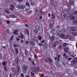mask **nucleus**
<instances>
[{
	"label": "nucleus",
	"mask_w": 77,
	"mask_h": 77,
	"mask_svg": "<svg viewBox=\"0 0 77 77\" xmlns=\"http://www.w3.org/2000/svg\"><path fill=\"white\" fill-rule=\"evenodd\" d=\"M51 17H52L51 18H53V19H54V18H55L54 14H51Z\"/></svg>",
	"instance_id": "30"
},
{
	"label": "nucleus",
	"mask_w": 77,
	"mask_h": 77,
	"mask_svg": "<svg viewBox=\"0 0 77 77\" xmlns=\"http://www.w3.org/2000/svg\"><path fill=\"white\" fill-rule=\"evenodd\" d=\"M61 15H62V16H63V17H64V18H65V14L63 15V14H65V13H64L61 12Z\"/></svg>",
	"instance_id": "31"
},
{
	"label": "nucleus",
	"mask_w": 77,
	"mask_h": 77,
	"mask_svg": "<svg viewBox=\"0 0 77 77\" xmlns=\"http://www.w3.org/2000/svg\"><path fill=\"white\" fill-rule=\"evenodd\" d=\"M77 62V58H75L72 61V65H74L75 63Z\"/></svg>",
	"instance_id": "7"
},
{
	"label": "nucleus",
	"mask_w": 77,
	"mask_h": 77,
	"mask_svg": "<svg viewBox=\"0 0 77 77\" xmlns=\"http://www.w3.org/2000/svg\"><path fill=\"white\" fill-rule=\"evenodd\" d=\"M70 30L72 32H76V29L74 27H72L70 28Z\"/></svg>",
	"instance_id": "14"
},
{
	"label": "nucleus",
	"mask_w": 77,
	"mask_h": 77,
	"mask_svg": "<svg viewBox=\"0 0 77 77\" xmlns=\"http://www.w3.org/2000/svg\"><path fill=\"white\" fill-rule=\"evenodd\" d=\"M17 29H16L14 31V32H13V34L15 35H18V33H17Z\"/></svg>",
	"instance_id": "18"
},
{
	"label": "nucleus",
	"mask_w": 77,
	"mask_h": 77,
	"mask_svg": "<svg viewBox=\"0 0 77 77\" xmlns=\"http://www.w3.org/2000/svg\"><path fill=\"white\" fill-rule=\"evenodd\" d=\"M37 44L39 45V46H42V43H38Z\"/></svg>",
	"instance_id": "42"
},
{
	"label": "nucleus",
	"mask_w": 77,
	"mask_h": 77,
	"mask_svg": "<svg viewBox=\"0 0 77 77\" xmlns=\"http://www.w3.org/2000/svg\"><path fill=\"white\" fill-rule=\"evenodd\" d=\"M13 46L14 47H17L16 44H14L13 45Z\"/></svg>",
	"instance_id": "62"
},
{
	"label": "nucleus",
	"mask_w": 77,
	"mask_h": 77,
	"mask_svg": "<svg viewBox=\"0 0 77 77\" xmlns=\"http://www.w3.org/2000/svg\"><path fill=\"white\" fill-rule=\"evenodd\" d=\"M56 35H57V36H59L60 35V33L59 32H57L56 33Z\"/></svg>",
	"instance_id": "45"
},
{
	"label": "nucleus",
	"mask_w": 77,
	"mask_h": 77,
	"mask_svg": "<svg viewBox=\"0 0 77 77\" xmlns=\"http://www.w3.org/2000/svg\"><path fill=\"white\" fill-rule=\"evenodd\" d=\"M73 22L75 24H77V20H74Z\"/></svg>",
	"instance_id": "40"
},
{
	"label": "nucleus",
	"mask_w": 77,
	"mask_h": 77,
	"mask_svg": "<svg viewBox=\"0 0 77 77\" xmlns=\"http://www.w3.org/2000/svg\"><path fill=\"white\" fill-rule=\"evenodd\" d=\"M39 69H40V67H37V70L38 71H39Z\"/></svg>",
	"instance_id": "48"
},
{
	"label": "nucleus",
	"mask_w": 77,
	"mask_h": 77,
	"mask_svg": "<svg viewBox=\"0 0 77 77\" xmlns=\"http://www.w3.org/2000/svg\"><path fill=\"white\" fill-rule=\"evenodd\" d=\"M15 50L16 51V54H18V53H19L18 50V48H15Z\"/></svg>",
	"instance_id": "25"
},
{
	"label": "nucleus",
	"mask_w": 77,
	"mask_h": 77,
	"mask_svg": "<svg viewBox=\"0 0 77 77\" xmlns=\"http://www.w3.org/2000/svg\"><path fill=\"white\" fill-rule=\"evenodd\" d=\"M35 28L34 30V32L35 33L38 34V32L41 30V28L39 26H35Z\"/></svg>",
	"instance_id": "1"
},
{
	"label": "nucleus",
	"mask_w": 77,
	"mask_h": 77,
	"mask_svg": "<svg viewBox=\"0 0 77 77\" xmlns=\"http://www.w3.org/2000/svg\"><path fill=\"white\" fill-rule=\"evenodd\" d=\"M51 3H54V0H51Z\"/></svg>",
	"instance_id": "47"
},
{
	"label": "nucleus",
	"mask_w": 77,
	"mask_h": 77,
	"mask_svg": "<svg viewBox=\"0 0 77 77\" xmlns=\"http://www.w3.org/2000/svg\"><path fill=\"white\" fill-rule=\"evenodd\" d=\"M41 77H44V74H42L41 75Z\"/></svg>",
	"instance_id": "61"
},
{
	"label": "nucleus",
	"mask_w": 77,
	"mask_h": 77,
	"mask_svg": "<svg viewBox=\"0 0 77 77\" xmlns=\"http://www.w3.org/2000/svg\"><path fill=\"white\" fill-rule=\"evenodd\" d=\"M6 13H7V14H9V13H10V12H9V11L7 10H6Z\"/></svg>",
	"instance_id": "43"
},
{
	"label": "nucleus",
	"mask_w": 77,
	"mask_h": 77,
	"mask_svg": "<svg viewBox=\"0 0 77 77\" xmlns=\"http://www.w3.org/2000/svg\"><path fill=\"white\" fill-rule=\"evenodd\" d=\"M71 60H72V58L71 57L69 58V59H68V60L69 61Z\"/></svg>",
	"instance_id": "52"
},
{
	"label": "nucleus",
	"mask_w": 77,
	"mask_h": 77,
	"mask_svg": "<svg viewBox=\"0 0 77 77\" xmlns=\"http://www.w3.org/2000/svg\"><path fill=\"white\" fill-rule=\"evenodd\" d=\"M17 71H20V67L19 66H17Z\"/></svg>",
	"instance_id": "28"
},
{
	"label": "nucleus",
	"mask_w": 77,
	"mask_h": 77,
	"mask_svg": "<svg viewBox=\"0 0 77 77\" xmlns=\"http://www.w3.org/2000/svg\"><path fill=\"white\" fill-rule=\"evenodd\" d=\"M26 6H28V7H30V4H29V3L28 2L26 3Z\"/></svg>",
	"instance_id": "38"
},
{
	"label": "nucleus",
	"mask_w": 77,
	"mask_h": 77,
	"mask_svg": "<svg viewBox=\"0 0 77 77\" xmlns=\"http://www.w3.org/2000/svg\"><path fill=\"white\" fill-rule=\"evenodd\" d=\"M35 40L33 38H32L30 40V44L31 45H34L35 44Z\"/></svg>",
	"instance_id": "4"
},
{
	"label": "nucleus",
	"mask_w": 77,
	"mask_h": 77,
	"mask_svg": "<svg viewBox=\"0 0 77 77\" xmlns=\"http://www.w3.org/2000/svg\"><path fill=\"white\" fill-rule=\"evenodd\" d=\"M74 19H75V16H73L70 18V20H74Z\"/></svg>",
	"instance_id": "33"
},
{
	"label": "nucleus",
	"mask_w": 77,
	"mask_h": 77,
	"mask_svg": "<svg viewBox=\"0 0 77 77\" xmlns=\"http://www.w3.org/2000/svg\"><path fill=\"white\" fill-rule=\"evenodd\" d=\"M66 16L68 18H70L72 16V14L71 12H69L66 13Z\"/></svg>",
	"instance_id": "8"
},
{
	"label": "nucleus",
	"mask_w": 77,
	"mask_h": 77,
	"mask_svg": "<svg viewBox=\"0 0 77 77\" xmlns=\"http://www.w3.org/2000/svg\"><path fill=\"white\" fill-rule=\"evenodd\" d=\"M34 39L35 41V42L38 44V42H39V39L36 36H34Z\"/></svg>",
	"instance_id": "11"
},
{
	"label": "nucleus",
	"mask_w": 77,
	"mask_h": 77,
	"mask_svg": "<svg viewBox=\"0 0 77 77\" xmlns=\"http://www.w3.org/2000/svg\"><path fill=\"white\" fill-rule=\"evenodd\" d=\"M6 32L8 33V34H9L10 33L9 32V29H7L6 31Z\"/></svg>",
	"instance_id": "37"
},
{
	"label": "nucleus",
	"mask_w": 77,
	"mask_h": 77,
	"mask_svg": "<svg viewBox=\"0 0 77 77\" xmlns=\"http://www.w3.org/2000/svg\"><path fill=\"white\" fill-rule=\"evenodd\" d=\"M7 24H9V23H10V21L9 20H7Z\"/></svg>",
	"instance_id": "55"
},
{
	"label": "nucleus",
	"mask_w": 77,
	"mask_h": 77,
	"mask_svg": "<svg viewBox=\"0 0 77 77\" xmlns=\"http://www.w3.org/2000/svg\"><path fill=\"white\" fill-rule=\"evenodd\" d=\"M60 38L63 39H64L65 38V35L63 34H60Z\"/></svg>",
	"instance_id": "20"
},
{
	"label": "nucleus",
	"mask_w": 77,
	"mask_h": 77,
	"mask_svg": "<svg viewBox=\"0 0 77 77\" xmlns=\"http://www.w3.org/2000/svg\"><path fill=\"white\" fill-rule=\"evenodd\" d=\"M54 59L55 60H57H57H58V58H57V57H54Z\"/></svg>",
	"instance_id": "46"
},
{
	"label": "nucleus",
	"mask_w": 77,
	"mask_h": 77,
	"mask_svg": "<svg viewBox=\"0 0 77 77\" xmlns=\"http://www.w3.org/2000/svg\"><path fill=\"white\" fill-rule=\"evenodd\" d=\"M12 72L14 75H16V69L15 68L13 67L12 69Z\"/></svg>",
	"instance_id": "9"
},
{
	"label": "nucleus",
	"mask_w": 77,
	"mask_h": 77,
	"mask_svg": "<svg viewBox=\"0 0 77 77\" xmlns=\"http://www.w3.org/2000/svg\"><path fill=\"white\" fill-rule=\"evenodd\" d=\"M60 55L58 54L57 55V58H58V61L60 62Z\"/></svg>",
	"instance_id": "21"
},
{
	"label": "nucleus",
	"mask_w": 77,
	"mask_h": 77,
	"mask_svg": "<svg viewBox=\"0 0 77 77\" xmlns=\"http://www.w3.org/2000/svg\"><path fill=\"white\" fill-rule=\"evenodd\" d=\"M25 55H27L28 54V51L27 50H25Z\"/></svg>",
	"instance_id": "34"
},
{
	"label": "nucleus",
	"mask_w": 77,
	"mask_h": 77,
	"mask_svg": "<svg viewBox=\"0 0 77 77\" xmlns=\"http://www.w3.org/2000/svg\"><path fill=\"white\" fill-rule=\"evenodd\" d=\"M14 37V36H12L11 37V38H10V41H12V39H13V37Z\"/></svg>",
	"instance_id": "56"
},
{
	"label": "nucleus",
	"mask_w": 77,
	"mask_h": 77,
	"mask_svg": "<svg viewBox=\"0 0 77 77\" xmlns=\"http://www.w3.org/2000/svg\"><path fill=\"white\" fill-rule=\"evenodd\" d=\"M48 17H51V14L50 13H49L48 14Z\"/></svg>",
	"instance_id": "58"
},
{
	"label": "nucleus",
	"mask_w": 77,
	"mask_h": 77,
	"mask_svg": "<svg viewBox=\"0 0 77 77\" xmlns=\"http://www.w3.org/2000/svg\"><path fill=\"white\" fill-rule=\"evenodd\" d=\"M10 6L11 8H10V9L11 10V11H14V4L11 5Z\"/></svg>",
	"instance_id": "12"
},
{
	"label": "nucleus",
	"mask_w": 77,
	"mask_h": 77,
	"mask_svg": "<svg viewBox=\"0 0 77 77\" xmlns=\"http://www.w3.org/2000/svg\"><path fill=\"white\" fill-rule=\"evenodd\" d=\"M32 63L34 65V66H36V64L35 63V62H34V61H32Z\"/></svg>",
	"instance_id": "39"
},
{
	"label": "nucleus",
	"mask_w": 77,
	"mask_h": 77,
	"mask_svg": "<svg viewBox=\"0 0 77 77\" xmlns=\"http://www.w3.org/2000/svg\"><path fill=\"white\" fill-rule=\"evenodd\" d=\"M55 42L58 44H60L62 42V40H61L57 39Z\"/></svg>",
	"instance_id": "10"
},
{
	"label": "nucleus",
	"mask_w": 77,
	"mask_h": 77,
	"mask_svg": "<svg viewBox=\"0 0 77 77\" xmlns=\"http://www.w3.org/2000/svg\"><path fill=\"white\" fill-rule=\"evenodd\" d=\"M62 45L63 47H66L67 45H68V43H64Z\"/></svg>",
	"instance_id": "22"
},
{
	"label": "nucleus",
	"mask_w": 77,
	"mask_h": 77,
	"mask_svg": "<svg viewBox=\"0 0 77 77\" xmlns=\"http://www.w3.org/2000/svg\"><path fill=\"white\" fill-rule=\"evenodd\" d=\"M68 36H69V38H70V39H72V38H73L72 37L70 36V35H68V36H67L66 37H68Z\"/></svg>",
	"instance_id": "41"
},
{
	"label": "nucleus",
	"mask_w": 77,
	"mask_h": 77,
	"mask_svg": "<svg viewBox=\"0 0 77 77\" xmlns=\"http://www.w3.org/2000/svg\"><path fill=\"white\" fill-rule=\"evenodd\" d=\"M21 75L22 77H24V74L23 73H21Z\"/></svg>",
	"instance_id": "59"
},
{
	"label": "nucleus",
	"mask_w": 77,
	"mask_h": 77,
	"mask_svg": "<svg viewBox=\"0 0 77 77\" xmlns=\"http://www.w3.org/2000/svg\"><path fill=\"white\" fill-rule=\"evenodd\" d=\"M31 74L32 76H34L35 75V73H34L31 72Z\"/></svg>",
	"instance_id": "51"
},
{
	"label": "nucleus",
	"mask_w": 77,
	"mask_h": 77,
	"mask_svg": "<svg viewBox=\"0 0 77 77\" xmlns=\"http://www.w3.org/2000/svg\"><path fill=\"white\" fill-rule=\"evenodd\" d=\"M28 68V66H27V65H24L23 66L22 68V72H23V73H26Z\"/></svg>",
	"instance_id": "2"
},
{
	"label": "nucleus",
	"mask_w": 77,
	"mask_h": 77,
	"mask_svg": "<svg viewBox=\"0 0 77 77\" xmlns=\"http://www.w3.org/2000/svg\"><path fill=\"white\" fill-rule=\"evenodd\" d=\"M38 39L41 41L42 40V36H39L38 37Z\"/></svg>",
	"instance_id": "32"
},
{
	"label": "nucleus",
	"mask_w": 77,
	"mask_h": 77,
	"mask_svg": "<svg viewBox=\"0 0 77 77\" xmlns=\"http://www.w3.org/2000/svg\"><path fill=\"white\" fill-rule=\"evenodd\" d=\"M2 64L3 66H5V65H6V63H5L4 62H2Z\"/></svg>",
	"instance_id": "54"
},
{
	"label": "nucleus",
	"mask_w": 77,
	"mask_h": 77,
	"mask_svg": "<svg viewBox=\"0 0 77 77\" xmlns=\"http://www.w3.org/2000/svg\"><path fill=\"white\" fill-rule=\"evenodd\" d=\"M69 51V48L68 47H66L64 48V51L65 53H66Z\"/></svg>",
	"instance_id": "15"
},
{
	"label": "nucleus",
	"mask_w": 77,
	"mask_h": 77,
	"mask_svg": "<svg viewBox=\"0 0 77 77\" xmlns=\"http://www.w3.org/2000/svg\"><path fill=\"white\" fill-rule=\"evenodd\" d=\"M2 54L1 53H0V59H2Z\"/></svg>",
	"instance_id": "57"
},
{
	"label": "nucleus",
	"mask_w": 77,
	"mask_h": 77,
	"mask_svg": "<svg viewBox=\"0 0 77 77\" xmlns=\"http://www.w3.org/2000/svg\"><path fill=\"white\" fill-rule=\"evenodd\" d=\"M49 26L50 27H53V25L52 24V23H50L49 24Z\"/></svg>",
	"instance_id": "44"
},
{
	"label": "nucleus",
	"mask_w": 77,
	"mask_h": 77,
	"mask_svg": "<svg viewBox=\"0 0 77 77\" xmlns=\"http://www.w3.org/2000/svg\"><path fill=\"white\" fill-rule=\"evenodd\" d=\"M48 60L49 61V62L50 63H51L52 62H53V61H52V60L50 58H47Z\"/></svg>",
	"instance_id": "27"
},
{
	"label": "nucleus",
	"mask_w": 77,
	"mask_h": 77,
	"mask_svg": "<svg viewBox=\"0 0 77 77\" xmlns=\"http://www.w3.org/2000/svg\"><path fill=\"white\" fill-rule=\"evenodd\" d=\"M18 38H20L21 39H24V35L23 33L21 32H20V35H18Z\"/></svg>",
	"instance_id": "6"
},
{
	"label": "nucleus",
	"mask_w": 77,
	"mask_h": 77,
	"mask_svg": "<svg viewBox=\"0 0 77 77\" xmlns=\"http://www.w3.org/2000/svg\"><path fill=\"white\" fill-rule=\"evenodd\" d=\"M32 71H35L36 73V71H37V68L35 67H32L31 68Z\"/></svg>",
	"instance_id": "13"
},
{
	"label": "nucleus",
	"mask_w": 77,
	"mask_h": 77,
	"mask_svg": "<svg viewBox=\"0 0 77 77\" xmlns=\"http://www.w3.org/2000/svg\"><path fill=\"white\" fill-rule=\"evenodd\" d=\"M51 39L52 40V41H54V37H52L51 38Z\"/></svg>",
	"instance_id": "49"
},
{
	"label": "nucleus",
	"mask_w": 77,
	"mask_h": 77,
	"mask_svg": "<svg viewBox=\"0 0 77 77\" xmlns=\"http://www.w3.org/2000/svg\"><path fill=\"white\" fill-rule=\"evenodd\" d=\"M4 68L5 71H6V72H7L8 71V67L6 66H4Z\"/></svg>",
	"instance_id": "23"
},
{
	"label": "nucleus",
	"mask_w": 77,
	"mask_h": 77,
	"mask_svg": "<svg viewBox=\"0 0 77 77\" xmlns=\"http://www.w3.org/2000/svg\"><path fill=\"white\" fill-rule=\"evenodd\" d=\"M55 29H53L51 30L50 32V33H52V34H55Z\"/></svg>",
	"instance_id": "16"
},
{
	"label": "nucleus",
	"mask_w": 77,
	"mask_h": 77,
	"mask_svg": "<svg viewBox=\"0 0 77 77\" xmlns=\"http://www.w3.org/2000/svg\"><path fill=\"white\" fill-rule=\"evenodd\" d=\"M62 27V26L59 25L57 26V28H58V29H60V28H61Z\"/></svg>",
	"instance_id": "29"
},
{
	"label": "nucleus",
	"mask_w": 77,
	"mask_h": 77,
	"mask_svg": "<svg viewBox=\"0 0 77 77\" xmlns=\"http://www.w3.org/2000/svg\"><path fill=\"white\" fill-rule=\"evenodd\" d=\"M65 11H66V12H69V8H65L64 9Z\"/></svg>",
	"instance_id": "36"
},
{
	"label": "nucleus",
	"mask_w": 77,
	"mask_h": 77,
	"mask_svg": "<svg viewBox=\"0 0 77 77\" xmlns=\"http://www.w3.org/2000/svg\"><path fill=\"white\" fill-rule=\"evenodd\" d=\"M53 45L54 47H56V46L58 45V44L55 41L54 42V45Z\"/></svg>",
	"instance_id": "19"
},
{
	"label": "nucleus",
	"mask_w": 77,
	"mask_h": 77,
	"mask_svg": "<svg viewBox=\"0 0 77 77\" xmlns=\"http://www.w3.org/2000/svg\"><path fill=\"white\" fill-rule=\"evenodd\" d=\"M10 17L11 18H17V16H15V15H12L10 16Z\"/></svg>",
	"instance_id": "24"
},
{
	"label": "nucleus",
	"mask_w": 77,
	"mask_h": 77,
	"mask_svg": "<svg viewBox=\"0 0 77 77\" xmlns=\"http://www.w3.org/2000/svg\"><path fill=\"white\" fill-rule=\"evenodd\" d=\"M46 48H47L48 47V44H47V43H45L44 44Z\"/></svg>",
	"instance_id": "35"
},
{
	"label": "nucleus",
	"mask_w": 77,
	"mask_h": 77,
	"mask_svg": "<svg viewBox=\"0 0 77 77\" xmlns=\"http://www.w3.org/2000/svg\"><path fill=\"white\" fill-rule=\"evenodd\" d=\"M15 63H16V64H17V65H18V64H19V63H20V59H19V58L18 57H17L16 58H15Z\"/></svg>",
	"instance_id": "5"
},
{
	"label": "nucleus",
	"mask_w": 77,
	"mask_h": 77,
	"mask_svg": "<svg viewBox=\"0 0 77 77\" xmlns=\"http://www.w3.org/2000/svg\"><path fill=\"white\" fill-rule=\"evenodd\" d=\"M17 7L18 9H24L26 8V6L22 5H18Z\"/></svg>",
	"instance_id": "3"
},
{
	"label": "nucleus",
	"mask_w": 77,
	"mask_h": 77,
	"mask_svg": "<svg viewBox=\"0 0 77 77\" xmlns=\"http://www.w3.org/2000/svg\"><path fill=\"white\" fill-rule=\"evenodd\" d=\"M75 35H76V36H77V32H75Z\"/></svg>",
	"instance_id": "64"
},
{
	"label": "nucleus",
	"mask_w": 77,
	"mask_h": 77,
	"mask_svg": "<svg viewBox=\"0 0 77 77\" xmlns=\"http://www.w3.org/2000/svg\"><path fill=\"white\" fill-rule=\"evenodd\" d=\"M31 5L32 6H34L35 5V2H31Z\"/></svg>",
	"instance_id": "26"
},
{
	"label": "nucleus",
	"mask_w": 77,
	"mask_h": 77,
	"mask_svg": "<svg viewBox=\"0 0 77 77\" xmlns=\"http://www.w3.org/2000/svg\"><path fill=\"white\" fill-rule=\"evenodd\" d=\"M74 14H77V11H75L74 12H73Z\"/></svg>",
	"instance_id": "50"
},
{
	"label": "nucleus",
	"mask_w": 77,
	"mask_h": 77,
	"mask_svg": "<svg viewBox=\"0 0 77 77\" xmlns=\"http://www.w3.org/2000/svg\"><path fill=\"white\" fill-rule=\"evenodd\" d=\"M69 3L70 5H73L74 4V2L72 1V0H69Z\"/></svg>",
	"instance_id": "17"
},
{
	"label": "nucleus",
	"mask_w": 77,
	"mask_h": 77,
	"mask_svg": "<svg viewBox=\"0 0 77 77\" xmlns=\"http://www.w3.org/2000/svg\"><path fill=\"white\" fill-rule=\"evenodd\" d=\"M45 42V40H42V41H41V43H44Z\"/></svg>",
	"instance_id": "53"
},
{
	"label": "nucleus",
	"mask_w": 77,
	"mask_h": 77,
	"mask_svg": "<svg viewBox=\"0 0 77 77\" xmlns=\"http://www.w3.org/2000/svg\"><path fill=\"white\" fill-rule=\"evenodd\" d=\"M42 9L40 10V14H42Z\"/></svg>",
	"instance_id": "60"
},
{
	"label": "nucleus",
	"mask_w": 77,
	"mask_h": 77,
	"mask_svg": "<svg viewBox=\"0 0 77 77\" xmlns=\"http://www.w3.org/2000/svg\"><path fill=\"white\" fill-rule=\"evenodd\" d=\"M26 44H29V42L28 41H26Z\"/></svg>",
	"instance_id": "63"
}]
</instances>
